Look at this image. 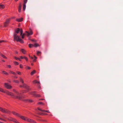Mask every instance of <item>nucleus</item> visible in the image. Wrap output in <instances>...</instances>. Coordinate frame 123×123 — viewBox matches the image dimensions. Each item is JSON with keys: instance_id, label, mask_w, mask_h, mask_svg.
Masks as SVG:
<instances>
[{"instance_id": "obj_56", "label": "nucleus", "mask_w": 123, "mask_h": 123, "mask_svg": "<svg viewBox=\"0 0 123 123\" xmlns=\"http://www.w3.org/2000/svg\"><path fill=\"white\" fill-rule=\"evenodd\" d=\"M2 26V25H1V26H0V27H1Z\"/></svg>"}, {"instance_id": "obj_31", "label": "nucleus", "mask_w": 123, "mask_h": 123, "mask_svg": "<svg viewBox=\"0 0 123 123\" xmlns=\"http://www.w3.org/2000/svg\"><path fill=\"white\" fill-rule=\"evenodd\" d=\"M27 0H24V4H26L27 2Z\"/></svg>"}, {"instance_id": "obj_42", "label": "nucleus", "mask_w": 123, "mask_h": 123, "mask_svg": "<svg viewBox=\"0 0 123 123\" xmlns=\"http://www.w3.org/2000/svg\"><path fill=\"white\" fill-rule=\"evenodd\" d=\"M20 67L21 68H23L22 65V64H20Z\"/></svg>"}, {"instance_id": "obj_35", "label": "nucleus", "mask_w": 123, "mask_h": 123, "mask_svg": "<svg viewBox=\"0 0 123 123\" xmlns=\"http://www.w3.org/2000/svg\"><path fill=\"white\" fill-rule=\"evenodd\" d=\"M43 112H46L48 113H49V111L45 110H44L43 111Z\"/></svg>"}, {"instance_id": "obj_10", "label": "nucleus", "mask_w": 123, "mask_h": 123, "mask_svg": "<svg viewBox=\"0 0 123 123\" xmlns=\"http://www.w3.org/2000/svg\"><path fill=\"white\" fill-rule=\"evenodd\" d=\"M31 94L33 95H34V96L36 97H40V95L39 94H37L35 93V92H31Z\"/></svg>"}, {"instance_id": "obj_13", "label": "nucleus", "mask_w": 123, "mask_h": 123, "mask_svg": "<svg viewBox=\"0 0 123 123\" xmlns=\"http://www.w3.org/2000/svg\"><path fill=\"white\" fill-rule=\"evenodd\" d=\"M23 18H21L19 19H17L16 20L18 21V22H20L22 21L23 20Z\"/></svg>"}, {"instance_id": "obj_12", "label": "nucleus", "mask_w": 123, "mask_h": 123, "mask_svg": "<svg viewBox=\"0 0 123 123\" xmlns=\"http://www.w3.org/2000/svg\"><path fill=\"white\" fill-rule=\"evenodd\" d=\"M21 3H20L18 8V12H20L21 10Z\"/></svg>"}, {"instance_id": "obj_41", "label": "nucleus", "mask_w": 123, "mask_h": 123, "mask_svg": "<svg viewBox=\"0 0 123 123\" xmlns=\"http://www.w3.org/2000/svg\"><path fill=\"white\" fill-rule=\"evenodd\" d=\"M20 58L21 59H23L24 58V56L23 57L22 56H20Z\"/></svg>"}, {"instance_id": "obj_14", "label": "nucleus", "mask_w": 123, "mask_h": 123, "mask_svg": "<svg viewBox=\"0 0 123 123\" xmlns=\"http://www.w3.org/2000/svg\"><path fill=\"white\" fill-rule=\"evenodd\" d=\"M5 7V6L4 5L0 4V9H4Z\"/></svg>"}, {"instance_id": "obj_49", "label": "nucleus", "mask_w": 123, "mask_h": 123, "mask_svg": "<svg viewBox=\"0 0 123 123\" xmlns=\"http://www.w3.org/2000/svg\"><path fill=\"white\" fill-rule=\"evenodd\" d=\"M47 115V114H46V113H43V115Z\"/></svg>"}, {"instance_id": "obj_6", "label": "nucleus", "mask_w": 123, "mask_h": 123, "mask_svg": "<svg viewBox=\"0 0 123 123\" xmlns=\"http://www.w3.org/2000/svg\"><path fill=\"white\" fill-rule=\"evenodd\" d=\"M20 87L26 89L28 90H29L30 89L29 87L25 84H23V85H20Z\"/></svg>"}, {"instance_id": "obj_23", "label": "nucleus", "mask_w": 123, "mask_h": 123, "mask_svg": "<svg viewBox=\"0 0 123 123\" xmlns=\"http://www.w3.org/2000/svg\"><path fill=\"white\" fill-rule=\"evenodd\" d=\"M20 35L21 36L23 32V31L22 29H21L20 30Z\"/></svg>"}, {"instance_id": "obj_38", "label": "nucleus", "mask_w": 123, "mask_h": 123, "mask_svg": "<svg viewBox=\"0 0 123 123\" xmlns=\"http://www.w3.org/2000/svg\"><path fill=\"white\" fill-rule=\"evenodd\" d=\"M38 114H39V115H43V113L39 112Z\"/></svg>"}, {"instance_id": "obj_44", "label": "nucleus", "mask_w": 123, "mask_h": 123, "mask_svg": "<svg viewBox=\"0 0 123 123\" xmlns=\"http://www.w3.org/2000/svg\"><path fill=\"white\" fill-rule=\"evenodd\" d=\"M5 41L4 40H0V43L5 42Z\"/></svg>"}, {"instance_id": "obj_47", "label": "nucleus", "mask_w": 123, "mask_h": 123, "mask_svg": "<svg viewBox=\"0 0 123 123\" xmlns=\"http://www.w3.org/2000/svg\"><path fill=\"white\" fill-rule=\"evenodd\" d=\"M27 68L28 69H30V68L29 67H28Z\"/></svg>"}, {"instance_id": "obj_36", "label": "nucleus", "mask_w": 123, "mask_h": 123, "mask_svg": "<svg viewBox=\"0 0 123 123\" xmlns=\"http://www.w3.org/2000/svg\"><path fill=\"white\" fill-rule=\"evenodd\" d=\"M41 52L39 51H37V54L38 55H39L41 53Z\"/></svg>"}, {"instance_id": "obj_26", "label": "nucleus", "mask_w": 123, "mask_h": 123, "mask_svg": "<svg viewBox=\"0 0 123 123\" xmlns=\"http://www.w3.org/2000/svg\"><path fill=\"white\" fill-rule=\"evenodd\" d=\"M30 40L34 42H37V41L34 39H30Z\"/></svg>"}, {"instance_id": "obj_2", "label": "nucleus", "mask_w": 123, "mask_h": 123, "mask_svg": "<svg viewBox=\"0 0 123 123\" xmlns=\"http://www.w3.org/2000/svg\"><path fill=\"white\" fill-rule=\"evenodd\" d=\"M13 114L15 115H16L18 117H20L22 119L27 121L30 122L32 123H36V122L34 121L33 120L27 117H25L23 116H21L18 113H16V112L13 111L12 112Z\"/></svg>"}, {"instance_id": "obj_28", "label": "nucleus", "mask_w": 123, "mask_h": 123, "mask_svg": "<svg viewBox=\"0 0 123 123\" xmlns=\"http://www.w3.org/2000/svg\"><path fill=\"white\" fill-rule=\"evenodd\" d=\"M14 82L17 83H18L19 82V81L17 80H14Z\"/></svg>"}, {"instance_id": "obj_46", "label": "nucleus", "mask_w": 123, "mask_h": 123, "mask_svg": "<svg viewBox=\"0 0 123 123\" xmlns=\"http://www.w3.org/2000/svg\"><path fill=\"white\" fill-rule=\"evenodd\" d=\"M7 66L9 68H10L11 67V66L10 65H8Z\"/></svg>"}, {"instance_id": "obj_19", "label": "nucleus", "mask_w": 123, "mask_h": 123, "mask_svg": "<svg viewBox=\"0 0 123 123\" xmlns=\"http://www.w3.org/2000/svg\"><path fill=\"white\" fill-rule=\"evenodd\" d=\"M25 101L27 102H32V100H29V99H26L25 100Z\"/></svg>"}, {"instance_id": "obj_40", "label": "nucleus", "mask_w": 123, "mask_h": 123, "mask_svg": "<svg viewBox=\"0 0 123 123\" xmlns=\"http://www.w3.org/2000/svg\"><path fill=\"white\" fill-rule=\"evenodd\" d=\"M0 91L2 92H3V90L2 88H0Z\"/></svg>"}, {"instance_id": "obj_54", "label": "nucleus", "mask_w": 123, "mask_h": 123, "mask_svg": "<svg viewBox=\"0 0 123 123\" xmlns=\"http://www.w3.org/2000/svg\"><path fill=\"white\" fill-rule=\"evenodd\" d=\"M31 65H33V63H31Z\"/></svg>"}, {"instance_id": "obj_3", "label": "nucleus", "mask_w": 123, "mask_h": 123, "mask_svg": "<svg viewBox=\"0 0 123 123\" xmlns=\"http://www.w3.org/2000/svg\"><path fill=\"white\" fill-rule=\"evenodd\" d=\"M13 36L14 37V40H15L17 42H20L21 43H24L23 41L20 38L19 36L17 35L15 33L14 35H13Z\"/></svg>"}, {"instance_id": "obj_4", "label": "nucleus", "mask_w": 123, "mask_h": 123, "mask_svg": "<svg viewBox=\"0 0 123 123\" xmlns=\"http://www.w3.org/2000/svg\"><path fill=\"white\" fill-rule=\"evenodd\" d=\"M33 34V32L32 31H31L30 32H28L27 31H26L25 33H24L21 36L22 38H24V36L25 35H27V36H29L30 35H32Z\"/></svg>"}, {"instance_id": "obj_18", "label": "nucleus", "mask_w": 123, "mask_h": 123, "mask_svg": "<svg viewBox=\"0 0 123 123\" xmlns=\"http://www.w3.org/2000/svg\"><path fill=\"white\" fill-rule=\"evenodd\" d=\"M36 71L35 70H34L31 73V75H33L35 73H36Z\"/></svg>"}, {"instance_id": "obj_48", "label": "nucleus", "mask_w": 123, "mask_h": 123, "mask_svg": "<svg viewBox=\"0 0 123 123\" xmlns=\"http://www.w3.org/2000/svg\"><path fill=\"white\" fill-rule=\"evenodd\" d=\"M14 77L15 78H17V76H14Z\"/></svg>"}, {"instance_id": "obj_29", "label": "nucleus", "mask_w": 123, "mask_h": 123, "mask_svg": "<svg viewBox=\"0 0 123 123\" xmlns=\"http://www.w3.org/2000/svg\"><path fill=\"white\" fill-rule=\"evenodd\" d=\"M14 63L16 65H18L19 64V63L17 62H14Z\"/></svg>"}, {"instance_id": "obj_8", "label": "nucleus", "mask_w": 123, "mask_h": 123, "mask_svg": "<svg viewBox=\"0 0 123 123\" xmlns=\"http://www.w3.org/2000/svg\"><path fill=\"white\" fill-rule=\"evenodd\" d=\"M8 119L12 121L15 122V123H20L17 121L15 119H13V118L12 117H9L8 118Z\"/></svg>"}, {"instance_id": "obj_34", "label": "nucleus", "mask_w": 123, "mask_h": 123, "mask_svg": "<svg viewBox=\"0 0 123 123\" xmlns=\"http://www.w3.org/2000/svg\"><path fill=\"white\" fill-rule=\"evenodd\" d=\"M34 57L35 58V59H36L37 58V57H36L35 55H34ZM33 61H34V62L36 61V59H35Z\"/></svg>"}, {"instance_id": "obj_27", "label": "nucleus", "mask_w": 123, "mask_h": 123, "mask_svg": "<svg viewBox=\"0 0 123 123\" xmlns=\"http://www.w3.org/2000/svg\"><path fill=\"white\" fill-rule=\"evenodd\" d=\"M20 81L22 82L23 84L24 81L21 78H20Z\"/></svg>"}, {"instance_id": "obj_11", "label": "nucleus", "mask_w": 123, "mask_h": 123, "mask_svg": "<svg viewBox=\"0 0 123 123\" xmlns=\"http://www.w3.org/2000/svg\"><path fill=\"white\" fill-rule=\"evenodd\" d=\"M20 29L19 28H17L16 30L15 31V33H14V35L15 33H16L17 35V33H18L20 31Z\"/></svg>"}, {"instance_id": "obj_9", "label": "nucleus", "mask_w": 123, "mask_h": 123, "mask_svg": "<svg viewBox=\"0 0 123 123\" xmlns=\"http://www.w3.org/2000/svg\"><path fill=\"white\" fill-rule=\"evenodd\" d=\"M5 86L7 89H10L12 88V86L9 85L7 83H5Z\"/></svg>"}, {"instance_id": "obj_50", "label": "nucleus", "mask_w": 123, "mask_h": 123, "mask_svg": "<svg viewBox=\"0 0 123 123\" xmlns=\"http://www.w3.org/2000/svg\"><path fill=\"white\" fill-rule=\"evenodd\" d=\"M15 53H16V54H18V52L17 51H15Z\"/></svg>"}, {"instance_id": "obj_24", "label": "nucleus", "mask_w": 123, "mask_h": 123, "mask_svg": "<svg viewBox=\"0 0 123 123\" xmlns=\"http://www.w3.org/2000/svg\"><path fill=\"white\" fill-rule=\"evenodd\" d=\"M34 46L35 47H37L39 46V45L37 43H35L34 44Z\"/></svg>"}, {"instance_id": "obj_16", "label": "nucleus", "mask_w": 123, "mask_h": 123, "mask_svg": "<svg viewBox=\"0 0 123 123\" xmlns=\"http://www.w3.org/2000/svg\"><path fill=\"white\" fill-rule=\"evenodd\" d=\"M21 51L24 54H25V51L24 49H22L21 50Z\"/></svg>"}, {"instance_id": "obj_51", "label": "nucleus", "mask_w": 123, "mask_h": 123, "mask_svg": "<svg viewBox=\"0 0 123 123\" xmlns=\"http://www.w3.org/2000/svg\"><path fill=\"white\" fill-rule=\"evenodd\" d=\"M18 60H19V61H21V59H20L19 58H18Z\"/></svg>"}, {"instance_id": "obj_25", "label": "nucleus", "mask_w": 123, "mask_h": 123, "mask_svg": "<svg viewBox=\"0 0 123 123\" xmlns=\"http://www.w3.org/2000/svg\"><path fill=\"white\" fill-rule=\"evenodd\" d=\"M10 73H11L13 74H14V75H16V74L14 72H12V71H10Z\"/></svg>"}, {"instance_id": "obj_21", "label": "nucleus", "mask_w": 123, "mask_h": 123, "mask_svg": "<svg viewBox=\"0 0 123 123\" xmlns=\"http://www.w3.org/2000/svg\"><path fill=\"white\" fill-rule=\"evenodd\" d=\"M0 55L2 57H3V58H6V59L7 58V57L6 56H5V55H3V54H0Z\"/></svg>"}, {"instance_id": "obj_55", "label": "nucleus", "mask_w": 123, "mask_h": 123, "mask_svg": "<svg viewBox=\"0 0 123 123\" xmlns=\"http://www.w3.org/2000/svg\"><path fill=\"white\" fill-rule=\"evenodd\" d=\"M18 0H15V1H18Z\"/></svg>"}, {"instance_id": "obj_43", "label": "nucleus", "mask_w": 123, "mask_h": 123, "mask_svg": "<svg viewBox=\"0 0 123 123\" xmlns=\"http://www.w3.org/2000/svg\"><path fill=\"white\" fill-rule=\"evenodd\" d=\"M14 58L16 60H18V58H17V57H14Z\"/></svg>"}, {"instance_id": "obj_1", "label": "nucleus", "mask_w": 123, "mask_h": 123, "mask_svg": "<svg viewBox=\"0 0 123 123\" xmlns=\"http://www.w3.org/2000/svg\"><path fill=\"white\" fill-rule=\"evenodd\" d=\"M5 92L8 95L12 96L13 98H17L19 100H21L22 98L21 94L18 92L15 95L9 91H6Z\"/></svg>"}, {"instance_id": "obj_52", "label": "nucleus", "mask_w": 123, "mask_h": 123, "mask_svg": "<svg viewBox=\"0 0 123 123\" xmlns=\"http://www.w3.org/2000/svg\"><path fill=\"white\" fill-rule=\"evenodd\" d=\"M2 61L4 62H5V61L4 60H2Z\"/></svg>"}, {"instance_id": "obj_30", "label": "nucleus", "mask_w": 123, "mask_h": 123, "mask_svg": "<svg viewBox=\"0 0 123 123\" xmlns=\"http://www.w3.org/2000/svg\"><path fill=\"white\" fill-rule=\"evenodd\" d=\"M38 109L39 110H40V111H42V112H43V111L44 110H42V109H40V108H38Z\"/></svg>"}, {"instance_id": "obj_22", "label": "nucleus", "mask_w": 123, "mask_h": 123, "mask_svg": "<svg viewBox=\"0 0 123 123\" xmlns=\"http://www.w3.org/2000/svg\"><path fill=\"white\" fill-rule=\"evenodd\" d=\"M33 46V45L31 44H30L29 45V47L31 48Z\"/></svg>"}, {"instance_id": "obj_20", "label": "nucleus", "mask_w": 123, "mask_h": 123, "mask_svg": "<svg viewBox=\"0 0 123 123\" xmlns=\"http://www.w3.org/2000/svg\"><path fill=\"white\" fill-rule=\"evenodd\" d=\"M33 82L34 83H40V82L39 81H38L37 80H35L33 81Z\"/></svg>"}, {"instance_id": "obj_39", "label": "nucleus", "mask_w": 123, "mask_h": 123, "mask_svg": "<svg viewBox=\"0 0 123 123\" xmlns=\"http://www.w3.org/2000/svg\"><path fill=\"white\" fill-rule=\"evenodd\" d=\"M24 59H25L26 61H27L28 60V59L27 57L25 56H24Z\"/></svg>"}, {"instance_id": "obj_15", "label": "nucleus", "mask_w": 123, "mask_h": 123, "mask_svg": "<svg viewBox=\"0 0 123 123\" xmlns=\"http://www.w3.org/2000/svg\"><path fill=\"white\" fill-rule=\"evenodd\" d=\"M2 73L4 74H5L7 75H8L9 74L8 73L5 71H2Z\"/></svg>"}, {"instance_id": "obj_17", "label": "nucleus", "mask_w": 123, "mask_h": 123, "mask_svg": "<svg viewBox=\"0 0 123 123\" xmlns=\"http://www.w3.org/2000/svg\"><path fill=\"white\" fill-rule=\"evenodd\" d=\"M26 4H23V10L24 11L26 9Z\"/></svg>"}, {"instance_id": "obj_37", "label": "nucleus", "mask_w": 123, "mask_h": 123, "mask_svg": "<svg viewBox=\"0 0 123 123\" xmlns=\"http://www.w3.org/2000/svg\"><path fill=\"white\" fill-rule=\"evenodd\" d=\"M38 104H43H43L41 102H38Z\"/></svg>"}, {"instance_id": "obj_53", "label": "nucleus", "mask_w": 123, "mask_h": 123, "mask_svg": "<svg viewBox=\"0 0 123 123\" xmlns=\"http://www.w3.org/2000/svg\"><path fill=\"white\" fill-rule=\"evenodd\" d=\"M43 99H40V100H43Z\"/></svg>"}, {"instance_id": "obj_32", "label": "nucleus", "mask_w": 123, "mask_h": 123, "mask_svg": "<svg viewBox=\"0 0 123 123\" xmlns=\"http://www.w3.org/2000/svg\"><path fill=\"white\" fill-rule=\"evenodd\" d=\"M17 73L19 75H20L21 74V73L20 72L17 71Z\"/></svg>"}, {"instance_id": "obj_7", "label": "nucleus", "mask_w": 123, "mask_h": 123, "mask_svg": "<svg viewBox=\"0 0 123 123\" xmlns=\"http://www.w3.org/2000/svg\"><path fill=\"white\" fill-rule=\"evenodd\" d=\"M10 21L9 19H7L6 22L4 23V26L5 27H6L7 26L8 24Z\"/></svg>"}, {"instance_id": "obj_5", "label": "nucleus", "mask_w": 123, "mask_h": 123, "mask_svg": "<svg viewBox=\"0 0 123 123\" xmlns=\"http://www.w3.org/2000/svg\"><path fill=\"white\" fill-rule=\"evenodd\" d=\"M0 111L5 113H10V111L9 110L1 107H0Z\"/></svg>"}, {"instance_id": "obj_45", "label": "nucleus", "mask_w": 123, "mask_h": 123, "mask_svg": "<svg viewBox=\"0 0 123 123\" xmlns=\"http://www.w3.org/2000/svg\"><path fill=\"white\" fill-rule=\"evenodd\" d=\"M29 57L31 59H33V57L30 56V55H29Z\"/></svg>"}, {"instance_id": "obj_33", "label": "nucleus", "mask_w": 123, "mask_h": 123, "mask_svg": "<svg viewBox=\"0 0 123 123\" xmlns=\"http://www.w3.org/2000/svg\"><path fill=\"white\" fill-rule=\"evenodd\" d=\"M13 91L14 92H15L16 93H16H17V92H17V91H16V90H15V89H13Z\"/></svg>"}]
</instances>
